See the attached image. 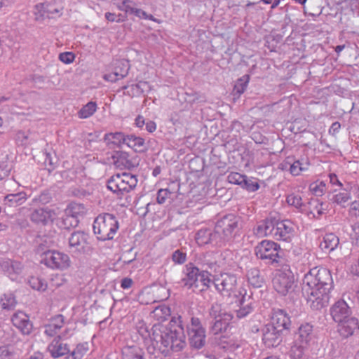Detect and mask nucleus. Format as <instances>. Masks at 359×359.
I'll return each mask as SVG.
<instances>
[{
  "label": "nucleus",
  "instance_id": "13",
  "mask_svg": "<svg viewBox=\"0 0 359 359\" xmlns=\"http://www.w3.org/2000/svg\"><path fill=\"white\" fill-rule=\"evenodd\" d=\"M238 296L240 297L238 299L239 309L236 311V317L243 318L253 311L255 301L252 297V293L248 294L245 289L238 291Z\"/></svg>",
  "mask_w": 359,
  "mask_h": 359
},
{
  "label": "nucleus",
  "instance_id": "41",
  "mask_svg": "<svg viewBox=\"0 0 359 359\" xmlns=\"http://www.w3.org/2000/svg\"><path fill=\"white\" fill-rule=\"evenodd\" d=\"M249 81L250 76L248 74H245L241 77L240 79H238L236 81V84L234 85L233 93L238 95H241V94H243L246 90Z\"/></svg>",
  "mask_w": 359,
  "mask_h": 359
},
{
  "label": "nucleus",
  "instance_id": "51",
  "mask_svg": "<svg viewBox=\"0 0 359 359\" xmlns=\"http://www.w3.org/2000/svg\"><path fill=\"white\" fill-rule=\"evenodd\" d=\"M246 175H241L238 172H231L227 176V180L231 184H237L239 186H242L243 181L245 180Z\"/></svg>",
  "mask_w": 359,
  "mask_h": 359
},
{
  "label": "nucleus",
  "instance_id": "50",
  "mask_svg": "<svg viewBox=\"0 0 359 359\" xmlns=\"http://www.w3.org/2000/svg\"><path fill=\"white\" fill-rule=\"evenodd\" d=\"M241 187L246 189L248 191L254 192L259 189V184L257 181L248 179V177L243 181Z\"/></svg>",
  "mask_w": 359,
  "mask_h": 359
},
{
  "label": "nucleus",
  "instance_id": "45",
  "mask_svg": "<svg viewBox=\"0 0 359 359\" xmlns=\"http://www.w3.org/2000/svg\"><path fill=\"white\" fill-rule=\"evenodd\" d=\"M79 223V219L74 217L73 216H70L66 214V211H65V215L62 217L61 226L65 229H69L71 228H74L78 226Z\"/></svg>",
  "mask_w": 359,
  "mask_h": 359
},
{
  "label": "nucleus",
  "instance_id": "29",
  "mask_svg": "<svg viewBox=\"0 0 359 359\" xmlns=\"http://www.w3.org/2000/svg\"><path fill=\"white\" fill-rule=\"evenodd\" d=\"M313 337V326L309 323L302 325L296 333L294 341L302 344L309 346L310 341Z\"/></svg>",
  "mask_w": 359,
  "mask_h": 359
},
{
  "label": "nucleus",
  "instance_id": "64",
  "mask_svg": "<svg viewBox=\"0 0 359 359\" xmlns=\"http://www.w3.org/2000/svg\"><path fill=\"white\" fill-rule=\"evenodd\" d=\"M135 87L140 90L142 92H144L147 88H149V83L147 81H140L135 84Z\"/></svg>",
  "mask_w": 359,
  "mask_h": 359
},
{
  "label": "nucleus",
  "instance_id": "14",
  "mask_svg": "<svg viewBox=\"0 0 359 359\" xmlns=\"http://www.w3.org/2000/svg\"><path fill=\"white\" fill-rule=\"evenodd\" d=\"M88 235L83 231H77L72 233L69 238V248L71 252L84 253L88 246Z\"/></svg>",
  "mask_w": 359,
  "mask_h": 359
},
{
  "label": "nucleus",
  "instance_id": "56",
  "mask_svg": "<svg viewBox=\"0 0 359 359\" xmlns=\"http://www.w3.org/2000/svg\"><path fill=\"white\" fill-rule=\"evenodd\" d=\"M36 8L39 11V12L41 13L40 16H43L45 13H47L48 14H55V13H59L60 11L57 8H55L53 11H45L44 8V4H40L36 6Z\"/></svg>",
  "mask_w": 359,
  "mask_h": 359
},
{
  "label": "nucleus",
  "instance_id": "10",
  "mask_svg": "<svg viewBox=\"0 0 359 359\" xmlns=\"http://www.w3.org/2000/svg\"><path fill=\"white\" fill-rule=\"evenodd\" d=\"M188 341L191 348L201 349L205 344V329L203 327L201 320L191 317L189 324L187 325Z\"/></svg>",
  "mask_w": 359,
  "mask_h": 359
},
{
  "label": "nucleus",
  "instance_id": "15",
  "mask_svg": "<svg viewBox=\"0 0 359 359\" xmlns=\"http://www.w3.org/2000/svg\"><path fill=\"white\" fill-rule=\"evenodd\" d=\"M184 277L181 279L182 286L191 289L198 287L197 277L200 275V269L192 263H189L184 269Z\"/></svg>",
  "mask_w": 359,
  "mask_h": 359
},
{
  "label": "nucleus",
  "instance_id": "23",
  "mask_svg": "<svg viewBox=\"0 0 359 359\" xmlns=\"http://www.w3.org/2000/svg\"><path fill=\"white\" fill-rule=\"evenodd\" d=\"M330 314L333 320L339 323L350 317L351 310L345 301L340 300L331 307Z\"/></svg>",
  "mask_w": 359,
  "mask_h": 359
},
{
  "label": "nucleus",
  "instance_id": "30",
  "mask_svg": "<svg viewBox=\"0 0 359 359\" xmlns=\"http://www.w3.org/2000/svg\"><path fill=\"white\" fill-rule=\"evenodd\" d=\"M123 359H147L144 351L137 346H126L122 348Z\"/></svg>",
  "mask_w": 359,
  "mask_h": 359
},
{
  "label": "nucleus",
  "instance_id": "19",
  "mask_svg": "<svg viewBox=\"0 0 359 359\" xmlns=\"http://www.w3.org/2000/svg\"><path fill=\"white\" fill-rule=\"evenodd\" d=\"M47 350L54 358L62 357L70 352L69 345L62 340L60 335H57L53 338L48 344Z\"/></svg>",
  "mask_w": 359,
  "mask_h": 359
},
{
  "label": "nucleus",
  "instance_id": "33",
  "mask_svg": "<svg viewBox=\"0 0 359 359\" xmlns=\"http://www.w3.org/2000/svg\"><path fill=\"white\" fill-rule=\"evenodd\" d=\"M126 144L136 152H144L147 150L144 140L134 135H127Z\"/></svg>",
  "mask_w": 359,
  "mask_h": 359
},
{
  "label": "nucleus",
  "instance_id": "26",
  "mask_svg": "<svg viewBox=\"0 0 359 359\" xmlns=\"http://www.w3.org/2000/svg\"><path fill=\"white\" fill-rule=\"evenodd\" d=\"M196 241L200 245H203L208 243L220 245L218 237L216 236V231L215 229L214 231H212L210 229H202L198 230L196 234Z\"/></svg>",
  "mask_w": 359,
  "mask_h": 359
},
{
  "label": "nucleus",
  "instance_id": "27",
  "mask_svg": "<svg viewBox=\"0 0 359 359\" xmlns=\"http://www.w3.org/2000/svg\"><path fill=\"white\" fill-rule=\"evenodd\" d=\"M65 325V318L58 314L50 318L48 324L44 325V334L48 337H54Z\"/></svg>",
  "mask_w": 359,
  "mask_h": 359
},
{
  "label": "nucleus",
  "instance_id": "61",
  "mask_svg": "<svg viewBox=\"0 0 359 359\" xmlns=\"http://www.w3.org/2000/svg\"><path fill=\"white\" fill-rule=\"evenodd\" d=\"M340 128H341V124L339 122H338V121L334 122L332 124V126L329 130L330 134H332V135L336 134L337 133L339 132Z\"/></svg>",
  "mask_w": 359,
  "mask_h": 359
},
{
  "label": "nucleus",
  "instance_id": "48",
  "mask_svg": "<svg viewBox=\"0 0 359 359\" xmlns=\"http://www.w3.org/2000/svg\"><path fill=\"white\" fill-rule=\"evenodd\" d=\"M286 201L288 205H292L299 210H302V207L304 206L302 197L298 194H292L288 195Z\"/></svg>",
  "mask_w": 359,
  "mask_h": 359
},
{
  "label": "nucleus",
  "instance_id": "20",
  "mask_svg": "<svg viewBox=\"0 0 359 359\" xmlns=\"http://www.w3.org/2000/svg\"><path fill=\"white\" fill-rule=\"evenodd\" d=\"M11 321L13 325L18 328L23 334L28 335L32 330V323L29 320V316L22 311L15 313Z\"/></svg>",
  "mask_w": 359,
  "mask_h": 359
},
{
  "label": "nucleus",
  "instance_id": "16",
  "mask_svg": "<svg viewBox=\"0 0 359 359\" xmlns=\"http://www.w3.org/2000/svg\"><path fill=\"white\" fill-rule=\"evenodd\" d=\"M267 324L262 330V341L268 348L276 347L282 341V332Z\"/></svg>",
  "mask_w": 359,
  "mask_h": 359
},
{
  "label": "nucleus",
  "instance_id": "1",
  "mask_svg": "<svg viewBox=\"0 0 359 359\" xmlns=\"http://www.w3.org/2000/svg\"><path fill=\"white\" fill-rule=\"evenodd\" d=\"M333 280L330 271L325 268L315 267L304 275L302 282L303 292L307 296L311 307L319 310L327 306Z\"/></svg>",
  "mask_w": 359,
  "mask_h": 359
},
{
  "label": "nucleus",
  "instance_id": "22",
  "mask_svg": "<svg viewBox=\"0 0 359 359\" xmlns=\"http://www.w3.org/2000/svg\"><path fill=\"white\" fill-rule=\"evenodd\" d=\"M55 216V212L49 208H40L35 209L31 213L30 219L34 223L45 225L53 222Z\"/></svg>",
  "mask_w": 359,
  "mask_h": 359
},
{
  "label": "nucleus",
  "instance_id": "9",
  "mask_svg": "<svg viewBox=\"0 0 359 359\" xmlns=\"http://www.w3.org/2000/svg\"><path fill=\"white\" fill-rule=\"evenodd\" d=\"M212 283L215 290L224 297H231L236 294L237 278L236 275L229 273H222L212 276Z\"/></svg>",
  "mask_w": 359,
  "mask_h": 359
},
{
  "label": "nucleus",
  "instance_id": "8",
  "mask_svg": "<svg viewBox=\"0 0 359 359\" xmlns=\"http://www.w3.org/2000/svg\"><path fill=\"white\" fill-rule=\"evenodd\" d=\"M294 277L288 264H282L273 280L274 289L281 295H286L293 290Z\"/></svg>",
  "mask_w": 359,
  "mask_h": 359
},
{
  "label": "nucleus",
  "instance_id": "12",
  "mask_svg": "<svg viewBox=\"0 0 359 359\" xmlns=\"http://www.w3.org/2000/svg\"><path fill=\"white\" fill-rule=\"evenodd\" d=\"M114 165L120 169H133L140 163V158L134 154L130 155L123 151H118L112 156Z\"/></svg>",
  "mask_w": 359,
  "mask_h": 359
},
{
  "label": "nucleus",
  "instance_id": "63",
  "mask_svg": "<svg viewBox=\"0 0 359 359\" xmlns=\"http://www.w3.org/2000/svg\"><path fill=\"white\" fill-rule=\"evenodd\" d=\"M145 126H146V130L149 133H152V132L155 131L156 129V124L153 121H148L145 123Z\"/></svg>",
  "mask_w": 359,
  "mask_h": 359
},
{
  "label": "nucleus",
  "instance_id": "24",
  "mask_svg": "<svg viewBox=\"0 0 359 359\" xmlns=\"http://www.w3.org/2000/svg\"><path fill=\"white\" fill-rule=\"evenodd\" d=\"M309 165L310 163L307 158H302L292 162L290 157L287 158L284 163L280 165L283 170L287 169V166H289L290 173L294 176L299 175L302 171L307 170Z\"/></svg>",
  "mask_w": 359,
  "mask_h": 359
},
{
  "label": "nucleus",
  "instance_id": "35",
  "mask_svg": "<svg viewBox=\"0 0 359 359\" xmlns=\"http://www.w3.org/2000/svg\"><path fill=\"white\" fill-rule=\"evenodd\" d=\"M339 239L334 233H326L322 242L320 243V247L323 250L327 252L333 251L339 245Z\"/></svg>",
  "mask_w": 359,
  "mask_h": 359
},
{
  "label": "nucleus",
  "instance_id": "53",
  "mask_svg": "<svg viewBox=\"0 0 359 359\" xmlns=\"http://www.w3.org/2000/svg\"><path fill=\"white\" fill-rule=\"evenodd\" d=\"M171 192L168 189H161L156 194V201L158 204H164L170 198Z\"/></svg>",
  "mask_w": 359,
  "mask_h": 359
},
{
  "label": "nucleus",
  "instance_id": "57",
  "mask_svg": "<svg viewBox=\"0 0 359 359\" xmlns=\"http://www.w3.org/2000/svg\"><path fill=\"white\" fill-rule=\"evenodd\" d=\"M12 355V351H10L8 346L0 347V357L1 359H11Z\"/></svg>",
  "mask_w": 359,
  "mask_h": 359
},
{
  "label": "nucleus",
  "instance_id": "21",
  "mask_svg": "<svg viewBox=\"0 0 359 359\" xmlns=\"http://www.w3.org/2000/svg\"><path fill=\"white\" fill-rule=\"evenodd\" d=\"M268 324L275 327L276 330L283 333V331L289 330L291 321L286 312L283 310H278L273 312L271 322Z\"/></svg>",
  "mask_w": 359,
  "mask_h": 359
},
{
  "label": "nucleus",
  "instance_id": "34",
  "mask_svg": "<svg viewBox=\"0 0 359 359\" xmlns=\"http://www.w3.org/2000/svg\"><path fill=\"white\" fill-rule=\"evenodd\" d=\"M247 278L248 283L255 288L261 287L264 282L263 276L256 267L251 268L248 271Z\"/></svg>",
  "mask_w": 359,
  "mask_h": 359
},
{
  "label": "nucleus",
  "instance_id": "5",
  "mask_svg": "<svg viewBox=\"0 0 359 359\" xmlns=\"http://www.w3.org/2000/svg\"><path fill=\"white\" fill-rule=\"evenodd\" d=\"M137 182L135 175L128 172L117 173L107 180V187L116 194L118 198H122L136 187Z\"/></svg>",
  "mask_w": 359,
  "mask_h": 359
},
{
  "label": "nucleus",
  "instance_id": "31",
  "mask_svg": "<svg viewBox=\"0 0 359 359\" xmlns=\"http://www.w3.org/2000/svg\"><path fill=\"white\" fill-rule=\"evenodd\" d=\"M212 275L206 269H200V275L197 277L198 287L192 288L193 291L203 292L208 290L212 283Z\"/></svg>",
  "mask_w": 359,
  "mask_h": 359
},
{
  "label": "nucleus",
  "instance_id": "25",
  "mask_svg": "<svg viewBox=\"0 0 359 359\" xmlns=\"http://www.w3.org/2000/svg\"><path fill=\"white\" fill-rule=\"evenodd\" d=\"M338 324V332L345 338L351 336L355 330H359V322L353 317H349Z\"/></svg>",
  "mask_w": 359,
  "mask_h": 359
},
{
  "label": "nucleus",
  "instance_id": "54",
  "mask_svg": "<svg viewBox=\"0 0 359 359\" xmlns=\"http://www.w3.org/2000/svg\"><path fill=\"white\" fill-rule=\"evenodd\" d=\"M75 58V55L72 52H65L59 55V59L61 62L65 64L72 63Z\"/></svg>",
  "mask_w": 359,
  "mask_h": 359
},
{
  "label": "nucleus",
  "instance_id": "44",
  "mask_svg": "<svg viewBox=\"0 0 359 359\" xmlns=\"http://www.w3.org/2000/svg\"><path fill=\"white\" fill-rule=\"evenodd\" d=\"M307 347L308 346L302 344L301 343H297V341H294V344L290 349L291 357L293 359H300L303 356Z\"/></svg>",
  "mask_w": 359,
  "mask_h": 359
},
{
  "label": "nucleus",
  "instance_id": "62",
  "mask_svg": "<svg viewBox=\"0 0 359 359\" xmlns=\"http://www.w3.org/2000/svg\"><path fill=\"white\" fill-rule=\"evenodd\" d=\"M10 170L7 168L6 165H0V180L6 177L9 174Z\"/></svg>",
  "mask_w": 359,
  "mask_h": 359
},
{
  "label": "nucleus",
  "instance_id": "38",
  "mask_svg": "<svg viewBox=\"0 0 359 359\" xmlns=\"http://www.w3.org/2000/svg\"><path fill=\"white\" fill-rule=\"evenodd\" d=\"M66 214L79 219V216H83L86 209L83 204L71 203L65 209Z\"/></svg>",
  "mask_w": 359,
  "mask_h": 359
},
{
  "label": "nucleus",
  "instance_id": "11",
  "mask_svg": "<svg viewBox=\"0 0 359 359\" xmlns=\"http://www.w3.org/2000/svg\"><path fill=\"white\" fill-rule=\"evenodd\" d=\"M43 244L39 245V252H41L43 257L41 262L49 268L64 270L69 267V257L63 252L55 250L43 251Z\"/></svg>",
  "mask_w": 359,
  "mask_h": 359
},
{
  "label": "nucleus",
  "instance_id": "7",
  "mask_svg": "<svg viewBox=\"0 0 359 359\" xmlns=\"http://www.w3.org/2000/svg\"><path fill=\"white\" fill-rule=\"evenodd\" d=\"M256 256L262 260H268L271 264H283V250L280 245L268 240L260 242L255 249Z\"/></svg>",
  "mask_w": 359,
  "mask_h": 359
},
{
  "label": "nucleus",
  "instance_id": "6",
  "mask_svg": "<svg viewBox=\"0 0 359 359\" xmlns=\"http://www.w3.org/2000/svg\"><path fill=\"white\" fill-rule=\"evenodd\" d=\"M240 218L233 214H228L219 219L215 226L216 236L220 245L231 241L239 230Z\"/></svg>",
  "mask_w": 359,
  "mask_h": 359
},
{
  "label": "nucleus",
  "instance_id": "36",
  "mask_svg": "<svg viewBox=\"0 0 359 359\" xmlns=\"http://www.w3.org/2000/svg\"><path fill=\"white\" fill-rule=\"evenodd\" d=\"M127 135L121 132L109 133L104 136V141L107 144H113L121 145L126 143Z\"/></svg>",
  "mask_w": 359,
  "mask_h": 359
},
{
  "label": "nucleus",
  "instance_id": "39",
  "mask_svg": "<svg viewBox=\"0 0 359 359\" xmlns=\"http://www.w3.org/2000/svg\"><path fill=\"white\" fill-rule=\"evenodd\" d=\"M89 349L88 343L79 344L71 352L67 359H82Z\"/></svg>",
  "mask_w": 359,
  "mask_h": 359
},
{
  "label": "nucleus",
  "instance_id": "52",
  "mask_svg": "<svg viewBox=\"0 0 359 359\" xmlns=\"http://www.w3.org/2000/svg\"><path fill=\"white\" fill-rule=\"evenodd\" d=\"M172 260L177 264H182L187 261V253L182 250H176L172 254Z\"/></svg>",
  "mask_w": 359,
  "mask_h": 359
},
{
  "label": "nucleus",
  "instance_id": "46",
  "mask_svg": "<svg viewBox=\"0 0 359 359\" xmlns=\"http://www.w3.org/2000/svg\"><path fill=\"white\" fill-rule=\"evenodd\" d=\"M309 190L315 196H320L326 191V184L323 181L315 182L310 184Z\"/></svg>",
  "mask_w": 359,
  "mask_h": 359
},
{
  "label": "nucleus",
  "instance_id": "40",
  "mask_svg": "<svg viewBox=\"0 0 359 359\" xmlns=\"http://www.w3.org/2000/svg\"><path fill=\"white\" fill-rule=\"evenodd\" d=\"M28 284L36 290L43 292L47 289V282L38 276H32L28 280Z\"/></svg>",
  "mask_w": 359,
  "mask_h": 359
},
{
  "label": "nucleus",
  "instance_id": "37",
  "mask_svg": "<svg viewBox=\"0 0 359 359\" xmlns=\"http://www.w3.org/2000/svg\"><path fill=\"white\" fill-rule=\"evenodd\" d=\"M123 65L126 67L124 71H118V67H115V71L114 73L107 74L104 76V80L114 82L119 79L126 77L128 74L130 64L128 62H123Z\"/></svg>",
  "mask_w": 359,
  "mask_h": 359
},
{
  "label": "nucleus",
  "instance_id": "28",
  "mask_svg": "<svg viewBox=\"0 0 359 359\" xmlns=\"http://www.w3.org/2000/svg\"><path fill=\"white\" fill-rule=\"evenodd\" d=\"M275 219H266L257 224L254 232L259 237H273Z\"/></svg>",
  "mask_w": 359,
  "mask_h": 359
},
{
  "label": "nucleus",
  "instance_id": "3",
  "mask_svg": "<svg viewBox=\"0 0 359 359\" xmlns=\"http://www.w3.org/2000/svg\"><path fill=\"white\" fill-rule=\"evenodd\" d=\"M93 228L97 238L105 241L114 238L119 225L116 217L114 215L104 213L99 215L95 219Z\"/></svg>",
  "mask_w": 359,
  "mask_h": 359
},
{
  "label": "nucleus",
  "instance_id": "60",
  "mask_svg": "<svg viewBox=\"0 0 359 359\" xmlns=\"http://www.w3.org/2000/svg\"><path fill=\"white\" fill-rule=\"evenodd\" d=\"M133 283V281L131 278H124L121 280V287L123 289H128L132 286Z\"/></svg>",
  "mask_w": 359,
  "mask_h": 359
},
{
  "label": "nucleus",
  "instance_id": "59",
  "mask_svg": "<svg viewBox=\"0 0 359 359\" xmlns=\"http://www.w3.org/2000/svg\"><path fill=\"white\" fill-rule=\"evenodd\" d=\"M105 18L109 22H123L126 19H116V15L114 13L107 12L104 15Z\"/></svg>",
  "mask_w": 359,
  "mask_h": 359
},
{
  "label": "nucleus",
  "instance_id": "2",
  "mask_svg": "<svg viewBox=\"0 0 359 359\" xmlns=\"http://www.w3.org/2000/svg\"><path fill=\"white\" fill-rule=\"evenodd\" d=\"M153 336L156 344L160 342L165 348L162 352L182 351L187 344L182 316L173 317L170 322V327H164L160 333L154 332Z\"/></svg>",
  "mask_w": 359,
  "mask_h": 359
},
{
  "label": "nucleus",
  "instance_id": "42",
  "mask_svg": "<svg viewBox=\"0 0 359 359\" xmlns=\"http://www.w3.org/2000/svg\"><path fill=\"white\" fill-rule=\"evenodd\" d=\"M0 303L4 309L11 310L15 307L17 301L13 294L6 293L1 298Z\"/></svg>",
  "mask_w": 359,
  "mask_h": 359
},
{
  "label": "nucleus",
  "instance_id": "55",
  "mask_svg": "<svg viewBox=\"0 0 359 359\" xmlns=\"http://www.w3.org/2000/svg\"><path fill=\"white\" fill-rule=\"evenodd\" d=\"M122 6H118V10L124 11L126 13L129 12V9L133 5H135L131 0H122Z\"/></svg>",
  "mask_w": 359,
  "mask_h": 359
},
{
  "label": "nucleus",
  "instance_id": "17",
  "mask_svg": "<svg viewBox=\"0 0 359 359\" xmlns=\"http://www.w3.org/2000/svg\"><path fill=\"white\" fill-rule=\"evenodd\" d=\"M0 266L2 271L12 280L18 278L24 269L23 264L16 260L10 259H3L0 262Z\"/></svg>",
  "mask_w": 359,
  "mask_h": 359
},
{
  "label": "nucleus",
  "instance_id": "47",
  "mask_svg": "<svg viewBox=\"0 0 359 359\" xmlns=\"http://www.w3.org/2000/svg\"><path fill=\"white\" fill-rule=\"evenodd\" d=\"M351 199V194L347 191L340 192L334 195L331 199L333 203L342 207H345V203Z\"/></svg>",
  "mask_w": 359,
  "mask_h": 359
},
{
  "label": "nucleus",
  "instance_id": "58",
  "mask_svg": "<svg viewBox=\"0 0 359 359\" xmlns=\"http://www.w3.org/2000/svg\"><path fill=\"white\" fill-rule=\"evenodd\" d=\"M71 192L73 196L79 198L84 197L88 194L86 190L81 188H73Z\"/></svg>",
  "mask_w": 359,
  "mask_h": 359
},
{
  "label": "nucleus",
  "instance_id": "18",
  "mask_svg": "<svg viewBox=\"0 0 359 359\" xmlns=\"http://www.w3.org/2000/svg\"><path fill=\"white\" fill-rule=\"evenodd\" d=\"M293 231L292 224L289 220L278 221L275 219L273 237L278 241H287Z\"/></svg>",
  "mask_w": 359,
  "mask_h": 359
},
{
  "label": "nucleus",
  "instance_id": "32",
  "mask_svg": "<svg viewBox=\"0 0 359 359\" xmlns=\"http://www.w3.org/2000/svg\"><path fill=\"white\" fill-rule=\"evenodd\" d=\"M27 199V194L24 191L16 194H7L4 199V203L8 207H17L22 205Z\"/></svg>",
  "mask_w": 359,
  "mask_h": 359
},
{
  "label": "nucleus",
  "instance_id": "49",
  "mask_svg": "<svg viewBox=\"0 0 359 359\" xmlns=\"http://www.w3.org/2000/svg\"><path fill=\"white\" fill-rule=\"evenodd\" d=\"M310 205L313 206V209L311 210V213L313 215L314 217H319L323 214L324 204L320 203L318 200H313L310 202Z\"/></svg>",
  "mask_w": 359,
  "mask_h": 359
},
{
  "label": "nucleus",
  "instance_id": "43",
  "mask_svg": "<svg viewBox=\"0 0 359 359\" xmlns=\"http://www.w3.org/2000/svg\"><path fill=\"white\" fill-rule=\"evenodd\" d=\"M96 109V103L94 102H89L79 110V116L81 118H88L95 112Z\"/></svg>",
  "mask_w": 359,
  "mask_h": 359
},
{
  "label": "nucleus",
  "instance_id": "4",
  "mask_svg": "<svg viewBox=\"0 0 359 359\" xmlns=\"http://www.w3.org/2000/svg\"><path fill=\"white\" fill-rule=\"evenodd\" d=\"M210 332L217 335L226 331L233 319V315L222 308V304L214 303L208 311Z\"/></svg>",
  "mask_w": 359,
  "mask_h": 359
}]
</instances>
